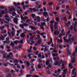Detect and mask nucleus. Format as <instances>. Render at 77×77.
<instances>
[{"label":"nucleus","instance_id":"49530a36","mask_svg":"<svg viewBox=\"0 0 77 77\" xmlns=\"http://www.w3.org/2000/svg\"><path fill=\"white\" fill-rule=\"evenodd\" d=\"M54 21L53 20H52L51 21L50 23V24H53V23H54Z\"/></svg>","mask_w":77,"mask_h":77},{"label":"nucleus","instance_id":"6e6d98bb","mask_svg":"<svg viewBox=\"0 0 77 77\" xmlns=\"http://www.w3.org/2000/svg\"><path fill=\"white\" fill-rule=\"evenodd\" d=\"M59 9H60V7H57L56 8V9L57 11H58V10H59Z\"/></svg>","mask_w":77,"mask_h":77},{"label":"nucleus","instance_id":"a878e982","mask_svg":"<svg viewBox=\"0 0 77 77\" xmlns=\"http://www.w3.org/2000/svg\"><path fill=\"white\" fill-rule=\"evenodd\" d=\"M5 17L6 18V19H7L8 18H10V17H9V16H8V15H5Z\"/></svg>","mask_w":77,"mask_h":77},{"label":"nucleus","instance_id":"39448f33","mask_svg":"<svg viewBox=\"0 0 77 77\" xmlns=\"http://www.w3.org/2000/svg\"><path fill=\"white\" fill-rule=\"evenodd\" d=\"M19 20L17 17L14 18L13 21L14 23H15L16 24H18V21Z\"/></svg>","mask_w":77,"mask_h":77},{"label":"nucleus","instance_id":"8fccbe9b","mask_svg":"<svg viewBox=\"0 0 77 77\" xmlns=\"http://www.w3.org/2000/svg\"><path fill=\"white\" fill-rule=\"evenodd\" d=\"M30 27H31V29L32 30H34V27L31 26H30Z\"/></svg>","mask_w":77,"mask_h":77},{"label":"nucleus","instance_id":"0eeeda50","mask_svg":"<svg viewBox=\"0 0 77 77\" xmlns=\"http://www.w3.org/2000/svg\"><path fill=\"white\" fill-rule=\"evenodd\" d=\"M50 27H51V32L54 31L53 30V24H51L50 25Z\"/></svg>","mask_w":77,"mask_h":77},{"label":"nucleus","instance_id":"4c0bfd02","mask_svg":"<svg viewBox=\"0 0 77 77\" xmlns=\"http://www.w3.org/2000/svg\"><path fill=\"white\" fill-rule=\"evenodd\" d=\"M12 75L10 73L8 74V75L7 76V77H11Z\"/></svg>","mask_w":77,"mask_h":77},{"label":"nucleus","instance_id":"052dcab7","mask_svg":"<svg viewBox=\"0 0 77 77\" xmlns=\"http://www.w3.org/2000/svg\"><path fill=\"white\" fill-rule=\"evenodd\" d=\"M19 43H20V44H23V40H21V41H20V42H19Z\"/></svg>","mask_w":77,"mask_h":77},{"label":"nucleus","instance_id":"4468645a","mask_svg":"<svg viewBox=\"0 0 77 77\" xmlns=\"http://www.w3.org/2000/svg\"><path fill=\"white\" fill-rule=\"evenodd\" d=\"M3 42L4 44H8V43H9V41H4V42Z\"/></svg>","mask_w":77,"mask_h":77},{"label":"nucleus","instance_id":"864d4df0","mask_svg":"<svg viewBox=\"0 0 77 77\" xmlns=\"http://www.w3.org/2000/svg\"><path fill=\"white\" fill-rule=\"evenodd\" d=\"M58 64V62H56L55 63H54V65H57Z\"/></svg>","mask_w":77,"mask_h":77},{"label":"nucleus","instance_id":"680f3d73","mask_svg":"<svg viewBox=\"0 0 77 77\" xmlns=\"http://www.w3.org/2000/svg\"><path fill=\"white\" fill-rule=\"evenodd\" d=\"M73 29V26H72V25H71L70 26V30H72V29Z\"/></svg>","mask_w":77,"mask_h":77},{"label":"nucleus","instance_id":"aec40b11","mask_svg":"<svg viewBox=\"0 0 77 77\" xmlns=\"http://www.w3.org/2000/svg\"><path fill=\"white\" fill-rule=\"evenodd\" d=\"M9 55H10L11 57L12 58L14 57V55H13V54L12 52H10L9 53Z\"/></svg>","mask_w":77,"mask_h":77},{"label":"nucleus","instance_id":"f03ea898","mask_svg":"<svg viewBox=\"0 0 77 77\" xmlns=\"http://www.w3.org/2000/svg\"><path fill=\"white\" fill-rule=\"evenodd\" d=\"M75 70H76V69L74 67L73 69L72 70V75H74H74L72 77H77V73H76Z\"/></svg>","mask_w":77,"mask_h":77},{"label":"nucleus","instance_id":"9b49d317","mask_svg":"<svg viewBox=\"0 0 77 77\" xmlns=\"http://www.w3.org/2000/svg\"><path fill=\"white\" fill-rule=\"evenodd\" d=\"M43 15L45 16V17H47L48 16V14H47V12H45L43 13Z\"/></svg>","mask_w":77,"mask_h":77},{"label":"nucleus","instance_id":"72a5a7b5","mask_svg":"<svg viewBox=\"0 0 77 77\" xmlns=\"http://www.w3.org/2000/svg\"><path fill=\"white\" fill-rule=\"evenodd\" d=\"M12 29L13 31L12 32H15V29H14V27H12Z\"/></svg>","mask_w":77,"mask_h":77},{"label":"nucleus","instance_id":"3c124183","mask_svg":"<svg viewBox=\"0 0 77 77\" xmlns=\"http://www.w3.org/2000/svg\"><path fill=\"white\" fill-rule=\"evenodd\" d=\"M9 10L10 12H13V10H12V8H10Z\"/></svg>","mask_w":77,"mask_h":77},{"label":"nucleus","instance_id":"09e8293b","mask_svg":"<svg viewBox=\"0 0 77 77\" xmlns=\"http://www.w3.org/2000/svg\"><path fill=\"white\" fill-rule=\"evenodd\" d=\"M76 38H74L73 37H72V41H75V40Z\"/></svg>","mask_w":77,"mask_h":77},{"label":"nucleus","instance_id":"ddd939ff","mask_svg":"<svg viewBox=\"0 0 77 77\" xmlns=\"http://www.w3.org/2000/svg\"><path fill=\"white\" fill-rule=\"evenodd\" d=\"M0 39L2 40H4V37L2 35H0Z\"/></svg>","mask_w":77,"mask_h":77},{"label":"nucleus","instance_id":"393cba45","mask_svg":"<svg viewBox=\"0 0 77 77\" xmlns=\"http://www.w3.org/2000/svg\"><path fill=\"white\" fill-rule=\"evenodd\" d=\"M32 77H39V76L34 74L32 76Z\"/></svg>","mask_w":77,"mask_h":77},{"label":"nucleus","instance_id":"69168bd1","mask_svg":"<svg viewBox=\"0 0 77 77\" xmlns=\"http://www.w3.org/2000/svg\"><path fill=\"white\" fill-rule=\"evenodd\" d=\"M24 19H27L29 18V17H23Z\"/></svg>","mask_w":77,"mask_h":77},{"label":"nucleus","instance_id":"2eb2a0df","mask_svg":"<svg viewBox=\"0 0 77 77\" xmlns=\"http://www.w3.org/2000/svg\"><path fill=\"white\" fill-rule=\"evenodd\" d=\"M41 42H42L41 39H39L38 41V42H37V44H41Z\"/></svg>","mask_w":77,"mask_h":77},{"label":"nucleus","instance_id":"423d86ee","mask_svg":"<svg viewBox=\"0 0 77 77\" xmlns=\"http://www.w3.org/2000/svg\"><path fill=\"white\" fill-rule=\"evenodd\" d=\"M47 48H49V46H48L45 47L44 50V52H46L47 51H48V49Z\"/></svg>","mask_w":77,"mask_h":77},{"label":"nucleus","instance_id":"ea45409f","mask_svg":"<svg viewBox=\"0 0 77 77\" xmlns=\"http://www.w3.org/2000/svg\"><path fill=\"white\" fill-rule=\"evenodd\" d=\"M38 68L39 69L41 68V66L39 64L38 65Z\"/></svg>","mask_w":77,"mask_h":77},{"label":"nucleus","instance_id":"5fc2aeb1","mask_svg":"<svg viewBox=\"0 0 77 77\" xmlns=\"http://www.w3.org/2000/svg\"><path fill=\"white\" fill-rule=\"evenodd\" d=\"M6 40L7 41H9V37H7L6 38Z\"/></svg>","mask_w":77,"mask_h":77},{"label":"nucleus","instance_id":"20e7f679","mask_svg":"<svg viewBox=\"0 0 77 77\" xmlns=\"http://www.w3.org/2000/svg\"><path fill=\"white\" fill-rule=\"evenodd\" d=\"M45 26V27H46V24L45 23L43 22L41 23V25H40V29L43 30L44 29V26Z\"/></svg>","mask_w":77,"mask_h":77},{"label":"nucleus","instance_id":"c03bdc74","mask_svg":"<svg viewBox=\"0 0 77 77\" xmlns=\"http://www.w3.org/2000/svg\"><path fill=\"white\" fill-rule=\"evenodd\" d=\"M32 76V75H26V77H30Z\"/></svg>","mask_w":77,"mask_h":77},{"label":"nucleus","instance_id":"7ed1b4c3","mask_svg":"<svg viewBox=\"0 0 77 77\" xmlns=\"http://www.w3.org/2000/svg\"><path fill=\"white\" fill-rule=\"evenodd\" d=\"M67 52L66 53V54H67V56L68 57L69 56V55H71V49L67 48Z\"/></svg>","mask_w":77,"mask_h":77},{"label":"nucleus","instance_id":"338daca9","mask_svg":"<svg viewBox=\"0 0 77 77\" xmlns=\"http://www.w3.org/2000/svg\"><path fill=\"white\" fill-rule=\"evenodd\" d=\"M19 62H20V63H21V64L23 63V61H21V60H20L19 61Z\"/></svg>","mask_w":77,"mask_h":77},{"label":"nucleus","instance_id":"774afa93","mask_svg":"<svg viewBox=\"0 0 77 77\" xmlns=\"http://www.w3.org/2000/svg\"><path fill=\"white\" fill-rule=\"evenodd\" d=\"M6 48L7 49H8V48H11V47L10 46H6Z\"/></svg>","mask_w":77,"mask_h":77},{"label":"nucleus","instance_id":"de8ad7c7","mask_svg":"<svg viewBox=\"0 0 77 77\" xmlns=\"http://www.w3.org/2000/svg\"><path fill=\"white\" fill-rule=\"evenodd\" d=\"M7 52H10V51H11V50L9 49H8L7 50Z\"/></svg>","mask_w":77,"mask_h":77},{"label":"nucleus","instance_id":"37998d69","mask_svg":"<svg viewBox=\"0 0 77 77\" xmlns=\"http://www.w3.org/2000/svg\"><path fill=\"white\" fill-rule=\"evenodd\" d=\"M0 8L2 9H3L5 8V7L3 6H1L0 7Z\"/></svg>","mask_w":77,"mask_h":77},{"label":"nucleus","instance_id":"4d7b16f0","mask_svg":"<svg viewBox=\"0 0 77 77\" xmlns=\"http://www.w3.org/2000/svg\"><path fill=\"white\" fill-rule=\"evenodd\" d=\"M20 18L22 20H24V18H23V16L22 15H20Z\"/></svg>","mask_w":77,"mask_h":77},{"label":"nucleus","instance_id":"7c9ffc66","mask_svg":"<svg viewBox=\"0 0 77 77\" xmlns=\"http://www.w3.org/2000/svg\"><path fill=\"white\" fill-rule=\"evenodd\" d=\"M0 48H2V50H4V45L0 46Z\"/></svg>","mask_w":77,"mask_h":77},{"label":"nucleus","instance_id":"79ce46f5","mask_svg":"<svg viewBox=\"0 0 77 77\" xmlns=\"http://www.w3.org/2000/svg\"><path fill=\"white\" fill-rule=\"evenodd\" d=\"M36 32L37 34H41V32L39 31H36Z\"/></svg>","mask_w":77,"mask_h":77},{"label":"nucleus","instance_id":"1a4fd4ad","mask_svg":"<svg viewBox=\"0 0 77 77\" xmlns=\"http://www.w3.org/2000/svg\"><path fill=\"white\" fill-rule=\"evenodd\" d=\"M25 34L24 32L22 33L20 35V36H21V38H24V37L26 36V35H25V34Z\"/></svg>","mask_w":77,"mask_h":77},{"label":"nucleus","instance_id":"58836bf2","mask_svg":"<svg viewBox=\"0 0 77 77\" xmlns=\"http://www.w3.org/2000/svg\"><path fill=\"white\" fill-rule=\"evenodd\" d=\"M49 61H47L46 62V65H48L49 64Z\"/></svg>","mask_w":77,"mask_h":77},{"label":"nucleus","instance_id":"b1692460","mask_svg":"<svg viewBox=\"0 0 77 77\" xmlns=\"http://www.w3.org/2000/svg\"><path fill=\"white\" fill-rule=\"evenodd\" d=\"M20 27H22V29H24V25H23V24H20Z\"/></svg>","mask_w":77,"mask_h":77},{"label":"nucleus","instance_id":"bf43d9fd","mask_svg":"<svg viewBox=\"0 0 77 77\" xmlns=\"http://www.w3.org/2000/svg\"><path fill=\"white\" fill-rule=\"evenodd\" d=\"M54 34L55 35H57V31L55 30L54 32Z\"/></svg>","mask_w":77,"mask_h":77},{"label":"nucleus","instance_id":"bb28decb","mask_svg":"<svg viewBox=\"0 0 77 77\" xmlns=\"http://www.w3.org/2000/svg\"><path fill=\"white\" fill-rule=\"evenodd\" d=\"M5 26H6L7 29H9V25L8 24L5 25Z\"/></svg>","mask_w":77,"mask_h":77},{"label":"nucleus","instance_id":"9d476101","mask_svg":"<svg viewBox=\"0 0 77 77\" xmlns=\"http://www.w3.org/2000/svg\"><path fill=\"white\" fill-rule=\"evenodd\" d=\"M71 23V22L70 21H68L67 22V23H66V25L67 26V27H69V26H70V25H71V24L70 23Z\"/></svg>","mask_w":77,"mask_h":77},{"label":"nucleus","instance_id":"6ab92c4d","mask_svg":"<svg viewBox=\"0 0 77 77\" xmlns=\"http://www.w3.org/2000/svg\"><path fill=\"white\" fill-rule=\"evenodd\" d=\"M7 58H8V59H11L12 58V57L10 55H8L7 56Z\"/></svg>","mask_w":77,"mask_h":77},{"label":"nucleus","instance_id":"603ef678","mask_svg":"<svg viewBox=\"0 0 77 77\" xmlns=\"http://www.w3.org/2000/svg\"><path fill=\"white\" fill-rule=\"evenodd\" d=\"M59 46L60 47V48H62L63 47H62V45L61 44L60 45H59Z\"/></svg>","mask_w":77,"mask_h":77},{"label":"nucleus","instance_id":"13d9d810","mask_svg":"<svg viewBox=\"0 0 77 77\" xmlns=\"http://www.w3.org/2000/svg\"><path fill=\"white\" fill-rule=\"evenodd\" d=\"M10 45H15V44H14V43H13V42H12L11 43H10Z\"/></svg>","mask_w":77,"mask_h":77},{"label":"nucleus","instance_id":"dca6fc26","mask_svg":"<svg viewBox=\"0 0 77 77\" xmlns=\"http://www.w3.org/2000/svg\"><path fill=\"white\" fill-rule=\"evenodd\" d=\"M13 42H14L15 44L17 45L18 43H20V41H14Z\"/></svg>","mask_w":77,"mask_h":77},{"label":"nucleus","instance_id":"e2e57ef3","mask_svg":"<svg viewBox=\"0 0 77 77\" xmlns=\"http://www.w3.org/2000/svg\"><path fill=\"white\" fill-rule=\"evenodd\" d=\"M48 66L49 68H51V66H52L51 65L49 64Z\"/></svg>","mask_w":77,"mask_h":77},{"label":"nucleus","instance_id":"c9c22d12","mask_svg":"<svg viewBox=\"0 0 77 77\" xmlns=\"http://www.w3.org/2000/svg\"><path fill=\"white\" fill-rule=\"evenodd\" d=\"M57 29L59 32H60L61 30L60 29V27L58 26V28H57Z\"/></svg>","mask_w":77,"mask_h":77},{"label":"nucleus","instance_id":"a18cd8bd","mask_svg":"<svg viewBox=\"0 0 77 77\" xmlns=\"http://www.w3.org/2000/svg\"><path fill=\"white\" fill-rule=\"evenodd\" d=\"M32 15L33 18H35V14H32Z\"/></svg>","mask_w":77,"mask_h":77},{"label":"nucleus","instance_id":"a211bd4d","mask_svg":"<svg viewBox=\"0 0 77 77\" xmlns=\"http://www.w3.org/2000/svg\"><path fill=\"white\" fill-rule=\"evenodd\" d=\"M42 6H39L38 5H36L35 6V8L36 9H40Z\"/></svg>","mask_w":77,"mask_h":77},{"label":"nucleus","instance_id":"e433bc0d","mask_svg":"<svg viewBox=\"0 0 77 77\" xmlns=\"http://www.w3.org/2000/svg\"><path fill=\"white\" fill-rule=\"evenodd\" d=\"M47 18L46 19V20H47V21L48 22L49 21V18H50V17L49 16H48Z\"/></svg>","mask_w":77,"mask_h":77},{"label":"nucleus","instance_id":"5701e85b","mask_svg":"<svg viewBox=\"0 0 77 77\" xmlns=\"http://www.w3.org/2000/svg\"><path fill=\"white\" fill-rule=\"evenodd\" d=\"M15 33V32H11V34L12 35V36H13V37H14V35Z\"/></svg>","mask_w":77,"mask_h":77},{"label":"nucleus","instance_id":"6e6552de","mask_svg":"<svg viewBox=\"0 0 77 77\" xmlns=\"http://www.w3.org/2000/svg\"><path fill=\"white\" fill-rule=\"evenodd\" d=\"M13 61L14 63H15V62H16L18 63V62H19V60H17L16 59H14L13 60Z\"/></svg>","mask_w":77,"mask_h":77},{"label":"nucleus","instance_id":"cd10ccee","mask_svg":"<svg viewBox=\"0 0 77 77\" xmlns=\"http://www.w3.org/2000/svg\"><path fill=\"white\" fill-rule=\"evenodd\" d=\"M13 5H15V6H16V7H17L18 6L17 3L14 2L13 3Z\"/></svg>","mask_w":77,"mask_h":77},{"label":"nucleus","instance_id":"c756f323","mask_svg":"<svg viewBox=\"0 0 77 77\" xmlns=\"http://www.w3.org/2000/svg\"><path fill=\"white\" fill-rule=\"evenodd\" d=\"M63 20H64V21H67V19H66V17H64L63 18Z\"/></svg>","mask_w":77,"mask_h":77},{"label":"nucleus","instance_id":"412c9836","mask_svg":"<svg viewBox=\"0 0 77 77\" xmlns=\"http://www.w3.org/2000/svg\"><path fill=\"white\" fill-rule=\"evenodd\" d=\"M6 30H5L4 31H3L1 32V33L2 34H5V33H6Z\"/></svg>","mask_w":77,"mask_h":77},{"label":"nucleus","instance_id":"0e129e2a","mask_svg":"<svg viewBox=\"0 0 77 77\" xmlns=\"http://www.w3.org/2000/svg\"><path fill=\"white\" fill-rule=\"evenodd\" d=\"M53 3L52 2H50L49 3V5H50V6L51 5H53Z\"/></svg>","mask_w":77,"mask_h":77},{"label":"nucleus","instance_id":"f8f14e48","mask_svg":"<svg viewBox=\"0 0 77 77\" xmlns=\"http://www.w3.org/2000/svg\"><path fill=\"white\" fill-rule=\"evenodd\" d=\"M66 70H67V69H65L63 70V74H66Z\"/></svg>","mask_w":77,"mask_h":77},{"label":"nucleus","instance_id":"c85d7f7f","mask_svg":"<svg viewBox=\"0 0 77 77\" xmlns=\"http://www.w3.org/2000/svg\"><path fill=\"white\" fill-rule=\"evenodd\" d=\"M55 20L57 21V22L59 21V17H56Z\"/></svg>","mask_w":77,"mask_h":77},{"label":"nucleus","instance_id":"2f4dec72","mask_svg":"<svg viewBox=\"0 0 77 77\" xmlns=\"http://www.w3.org/2000/svg\"><path fill=\"white\" fill-rule=\"evenodd\" d=\"M59 27V26H57L56 25H54V28L55 29H57Z\"/></svg>","mask_w":77,"mask_h":77},{"label":"nucleus","instance_id":"a19ab883","mask_svg":"<svg viewBox=\"0 0 77 77\" xmlns=\"http://www.w3.org/2000/svg\"><path fill=\"white\" fill-rule=\"evenodd\" d=\"M23 26H29V25L27 24H25V23H24L23 24Z\"/></svg>","mask_w":77,"mask_h":77},{"label":"nucleus","instance_id":"f3484780","mask_svg":"<svg viewBox=\"0 0 77 77\" xmlns=\"http://www.w3.org/2000/svg\"><path fill=\"white\" fill-rule=\"evenodd\" d=\"M69 67H70V69H72V68H73V67H72V65H71V63H69Z\"/></svg>","mask_w":77,"mask_h":77},{"label":"nucleus","instance_id":"4be33fe9","mask_svg":"<svg viewBox=\"0 0 77 77\" xmlns=\"http://www.w3.org/2000/svg\"><path fill=\"white\" fill-rule=\"evenodd\" d=\"M26 65H27V66H28H28H29L30 65V62H29L27 61L26 62Z\"/></svg>","mask_w":77,"mask_h":77},{"label":"nucleus","instance_id":"f704fd0d","mask_svg":"<svg viewBox=\"0 0 77 77\" xmlns=\"http://www.w3.org/2000/svg\"><path fill=\"white\" fill-rule=\"evenodd\" d=\"M6 56L5 55V54H3V59H6Z\"/></svg>","mask_w":77,"mask_h":77},{"label":"nucleus","instance_id":"473e14b6","mask_svg":"<svg viewBox=\"0 0 77 77\" xmlns=\"http://www.w3.org/2000/svg\"><path fill=\"white\" fill-rule=\"evenodd\" d=\"M8 34L9 35V36L10 37V38H12V36H12V35L11 34V33H10V32H8Z\"/></svg>","mask_w":77,"mask_h":77},{"label":"nucleus","instance_id":"f257e3e1","mask_svg":"<svg viewBox=\"0 0 77 77\" xmlns=\"http://www.w3.org/2000/svg\"><path fill=\"white\" fill-rule=\"evenodd\" d=\"M77 52V48L76 47L75 48V52H74L71 57V58L72 60L71 61V64H73L75 62V53Z\"/></svg>","mask_w":77,"mask_h":77}]
</instances>
